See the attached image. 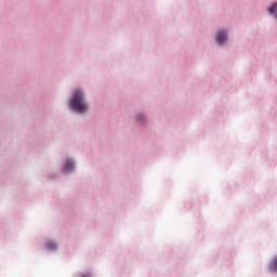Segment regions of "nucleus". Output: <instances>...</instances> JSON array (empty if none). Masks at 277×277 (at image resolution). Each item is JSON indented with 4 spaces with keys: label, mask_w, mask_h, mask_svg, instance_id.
<instances>
[{
    "label": "nucleus",
    "mask_w": 277,
    "mask_h": 277,
    "mask_svg": "<svg viewBox=\"0 0 277 277\" xmlns=\"http://www.w3.org/2000/svg\"><path fill=\"white\" fill-rule=\"evenodd\" d=\"M70 107L78 114H85L88 111V104H85V94L81 90H76L70 100Z\"/></svg>",
    "instance_id": "nucleus-1"
},
{
    "label": "nucleus",
    "mask_w": 277,
    "mask_h": 277,
    "mask_svg": "<svg viewBox=\"0 0 277 277\" xmlns=\"http://www.w3.org/2000/svg\"><path fill=\"white\" fill-rule=\"evenodd\" d=\"M64 170L65 172H72V170H75V162L71 160H67Z\"/></svg>",
    "instance_id": "nucleus-3"
},
{
    "label": "nucleus",
    "mask_w": 277,
    "mask_h": 277,
    "mask_svg": "<svg viewBox=\"0 0 277 277\" xmlns=\"http://www.w3.org/2000/svg\"><path fill=\"white\" fill-rule=\"evenodd\" d=\"M277 10V2L273 3L269 9H268V12L269 14H274V12H276Z\"/></svg>",
    "instance_id": "nucleus-5"
},
{
    "label": "nucleus",
    "mask_w": 277,
    "mask_h": 277,
    "mask_svg": "<svg viewBox=\"0 0 277 277\" xmlns=\"http://www.w3.org/2000/svg\"><path fill=\"white\" fill-rule=\"evenodd\" d=\"M226 38H227L226 32L221 31L217 34L216 40H217L219 44H224V42H226Z\"/></svg>",
    "instance_id": "nucleus-2"
},
{
    "label": "nucleus",
    "mask_w": 277,
    "mask_h": 277,
    "mask_svg": "<svg viewBox=\"0 0 277 277\" xmlns=\"http://www.w3.org/2000/svg\"><path fill=\"white\" fill-rule=\"evenodd\" d=\"M271 272H277V258L271 263Z\"/></svg>",
    "instance_id": "nucleus-4"
},
{
    "label": "nucleus",
    "mask_w": 277,
    "mask_h": 277,
    "mask_svg": "<svg viewBox=\"0 0 277 277\" xmlns=\"http://www.w3.org/2000/svg\"><path fill=\"white\" fill-rule=\"evenodd\" d=\"M47 248H48V250H55V243H53V242H48V243H47Z\"/></svg>",
    "instance_id": "nucleus-6"
}]
</instances>
